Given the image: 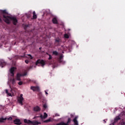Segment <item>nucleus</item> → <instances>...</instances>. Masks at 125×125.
<instances>
[{
  "label": "nucleus",
  "mask_w": 125,
  "mask_h": 125,
  "mask_svg": "<svg viewBox=\"0 0 125 125\" xmlns=\"http://www.w3.org/2000/svg\"><path fill=\"white\" fill-rule=\"evenodd\" d=\"M30 89L31 90H33V91H40V86H31Z\"/></svg>",
  "instance_id": "0eeeda50"
},
{
  "label": "nucleus",
  "mask_w": 125,
  "mask_h": 125,
  "mask_svg": "<svg viewBox=\"0 0 125 125\" xmlns=\"http://www.w3.org/2000/svg\"><path fill=\"white\" fill-rule=\"evenodd\" d=\"M16 70L17 68L16 67H12L9 70V76H11V77H14V73L16 72Z\"/></svg>",
  "instance_id": "7ed1b4c3"
},
{
  "label": "nucleus",
  "mask_w": 125,
  "mask_h": 125,
  "mask_svg": "<svg viewBox=\"0 0 125 125\" xmlns=\"http://www.w3.org/2000/svg\"><path fill=\"white\" fill-rule=\"evenodd\" d=\"M32 122L29 120H27V119H24V122L25 124H28V125H32Z\"/></svg>",
  "instance_id": "ddd939ff"
},
{
  "label": "nucleus",
  "mask_w": 125,
  "mask_h": 125,
  "mask_svg": "<svg viewBox=\"0 0 125 125\" xmlns=\"http://www.w3.org/2000/svg\"><path fill=\"white\" fill-rule=\"evenodd\" d=\"M120 125H125V122H124V121H121V122H120Z\"/></svg>",
  "instance_id": "b1692460"
},
{
  "label": "nucleus",
  "mask_w": 125,
  "mask_h": 125,
  "mask_svg": "<svg viewBox=\"0 0 125 125\" xmlns=\"http://www.w3.org/2000/svg\"><path fill=\"white\" fill-rule=\"evenodd\" d=\"M11 86H13V85H11V87L10 86L11 88V93H9L8 90H7V89L5 90V92L6 93H7L8 96H11V97H12V96H14V90L12 89Z\"/></svg>",
  "instance_id": "20e7f679"
},
{
  "label": "nucleus",
  "mask_w": 125,
  "mask_h": 125,
  "mask_svg": "<svg viewBox=\"0 0 125 125\" xmlns=\"http://www.w3.org/2000/svg\"><path fill=\"white\" fill-rule=\"evenodd\" d=\"M7 120H8V121H12V117H10L9 118H7Z\"/></svg>",
  "instance_id": "bb28decb"
},
{
  "label": "nucleus",
  "mask_w": 125,
  "mask_h": 125,
  "mask_svg": "<svg viewBox=\"0 0 125 125\" xmlns=\"http://www.w3.org/2000/svg\"><path fill=\"white\" fill-rule=\"evenodd\" d=\"M23 101H24V98H23V94H21L18 98V102H19L21 105H23Z\"/></svg>",
  "instance_id": "39448f33"
},
{
  "label": "nucleus",
  "mask_w": 125,
  "mask_h": 125,
  "mask_svg": "<svg viewBox=\"0 0 125 125\" xmlns=\"http://www.w3.org/2000/svg\"><path fill=\"white\" fill-rule=\"evenodd\" d=\"M14 123L15 125H21V122L19 119H16L14 121Z\"/></svg>",
  "instance_id": "9b49d317"
},
{
  "label": "nucleus",
  "mask_w": 125,
  "mask_h": 125,
  "mask_svg": "<svg viewBox=\"0 0 125 125\" xmlns=\"http://www.w3.org/2000/svg\"><path fill=\"white\" fill-rule=\"evenodd\" d=\"M6 120H7V118H1V120H0V122H3V121H5Z\"/></svg>",
  "instance_id": "5701e85b"
},
{
  "label": "nucleus",
  "mask_w": 125,
  "mask_h": 125,
  "mask_svg": "<svg viewBox=\"0 0 125 125\" xmlns=\"http://www.w3.org/2000/svg\"><path fill=\"white\" fill-rule=\"evenodd\" d=\"M64 37L65 39H69L70 38V34H65Z\"/></svg>",
  "instance_id": "6ab92c4d"
},
{
  "label": "nucleus",
  "mask_w": 125,
  "mask_h": 125,
  "mask_svg": "<svg viewBox=\"0 0 125 125\" xmlns=\"http://www.w3.org/2000/svg\"><path fill=\"white\" fill-rule=\"evenodd\" d=\"M52 22L53 24H58V21H57V19L56 18H53Z\"/></svg>",
  "instance_id": "4468645a"
},
{
  "label": "nucleus",
  "mask_w": 125,
  "mask_h": 125,
  "mask_svg": "<svg viewBox=\"0 0 125 125\" xmlns=\"http://www.w3.org/2000/svg\"><path fill=\"white\" fill-rule=\"evenodd\" d=\"M57 125H69V124H68L64 122H62L59 124H57Z\"/></svg>",
  "instance_id": "a211bd4d"
},
{
  "label": "nucleus",
  "mask_w": 125,
  "mask_h": 125,
  "mask_svg": "<svg viewBox=\"0 0 125 125\" xmlns=\"http://www.w3.org/2000/svg\"><path fill=\"white\" fill-rule=\"evenodd\" d=\"M65 31H67L68 32H69V31H71V29H65Z\"/></svg>",
  "instance_id": "7c9ffc66"
},
{
  "label": "nucleus",
  "mask_w": 125,
  "mask_h": 125,
  "mask_svg": "<svg viewBox=\"0 0 125 125\" xmlns=\"http://www.w3.org/2000/svg\"><path fill=\"white\" fill-rule=\"evenodd\" d=\"M19 82L18 83L19 85H22V84H23V82L21 81H19Z\"/></svg>",
  "instance_id": "412c9836"
},
{
  "label": "nucleus",
  "mask_w": 125,
  "mask_h": 125,
  "mask_svg": "<svg viewBox=\"0 0 125 125\" xmlns=\"http://www.w3.org/2000/svg\"><path fill=\"white\" fill-rule=\"evenodd\" d=\"M23 76L22 74L18 73L16 74V79L14 78H9V82L10 83V87L11 85H15L16 84V81H21V77Z\"/></svg>",
  "instance_id": "f03ea898"
},
{
  "label": "nucleus",
  "mask_w": 125,
  "mask_h": 125,
  "mask_svg": "<svg viewBox=\"0 0 125 125\" xmlns=\"http://www.w3.org/2000/svg\"><path fill=\"white\" fill-rule=\"evenodd\" d=\"M42 49V48H40V49Z\"/></svg>",
  "instance_id": "f704fd0d"
},
{
  "label": "nucleus",
  "mask_w": 125,
  "mask_h": 125,
  "mask_svg": "<svg viewBox=\"0 0 125 125\" xmlns=\"http://www.w3.org/2000/svg\"><path fill=\"white\" fill-rule=\"evenodd\" d=\"M61 41L60 39L58 38L56 40V42H59Z\"/></svg>",
  "instance_id": "a878e982"
},
{
  "label": "nucleus",
  "mask_w": 125,
  "mask_h": 125,
  "mask_svg": "<svg viewBox=\"0 0 125 125\" xmlns=\"http://www.w3.org/2000/svg\"><path fill=\"white\" fill-rule=\"evenodd\" d=\"M36 118H39V116H35L33 118V119L34 120L35 119H36Z\"/></svg>",
  "instance_id": "473e14b6"
},
{
  "label": "nucleus",
  "mask_w": 125,
  "mask_h": 125,
  "mask_svg": "<svg viewBox=\"0 0 125 125\" xmlns=\"http://www.w3.org/2000/svg\"><path fill=\"white\" fill-rule=\"evenodd\" d=\"M25 63H26V64H28V63H29V61H28V60H25Z\"/></svg>",
  "instance_id": "2f4dec72"
},
{
  "label": "nucleus",
  "mask_w": 125,
  "mask_h": 125,
  "mask_svg": "<svg viewBox=\"0 0 125 125\" xmlns=\"http://www.w3.org/2000/svg\"><path fill=\"white\" fill-rule=\"evenodd\" d=\"M33 19H37V18H38V16H37V14H36L35 11H33Z\"/></svg>",
  "instance_id": "dca6fc26"
},
{
  "label": "nucleus",
  "mask_w": 125,
  "mask_h": 125,
  "mask_svg": "<svg viewBox=\"0 0 125 125\" xmlns=\"http://www.w3.org/2000/svg\"><path fill=\"white\" fill-rule=\"evenodd\" d=\"M53 54H54L55 55H57L58 54V52H57V51H54L53 52Z\"/></svg>",
  "instance_id": "393cba45"
},
{
  "label": "nucleus",
  "mask_w": 125,
  "mask_h": 125,
  "mask_svg": "<svg viewBox=\"0 0 125 125\" xmlns=\"http://www.w3.org/2000/svg\"><path fill=\"white\" fill-rule=\"evenodd\" d=\"M124 116H125V112L121 113L119 115L115 117L114 119V122H118V121H120V120H121V118Z\"/></svg>",
  "instance_id": "423d86ee"
},
{
  "label": "nucleus",
  "mask_w": 125,
  "mask_h": 125,
  "mask_svg": "<svg viewBox=\"0 0 125 125\" xmlns=\"http://www.w3.org/2000/svg\"><path fill=\"white\" fill-rule=\"evenodd\" d=\"M43 107L45 108H47V105H46V104H44L43 105Z\"/></svg>",
  "instance_id": "c756f323"
},
{
  "label": "nucleus",
  "mask_w": 125,
  "mask_h": 125,
  "mask_svg": "<svg viewBox=\"0 0 125 125\" xmlns=\"http://www.w3.org/2000/svg\"><path fill=\"white\" fill-rule=\"evenodd\" d=\"M1 18H3V21L7 24H10L11 21H13V24L16 26L18 23L16 18L8 16V12L6 10H0V23H2Z\"/></svg>",
  "instance_id": "f257e3e1"
},
{
  "label": "nucleus",
  "mask_w": 125,
  "mask_h": 125,
  "mask_svg": "<svg viewBox=\"0 0 125 125\" xmlns=\"http://www.w3.org/2000/svg\"><path fill=\"white\" fill-rule=\"evenodd\" d=\"M49 55V58H48V59H49V60H50L51 59H52V57L51 56V55Z\"/></svg>",
  "instance_id": "cd10ccee"
},
{
  "label": "nucleus",
  "mask_w": 125,
  "mask_h": 125,
  "mask_svg": "<svg viewBox=\"0 0 125 125\" xmlns=\"http://www.w3.org/2000/svg\"><path fill=\"white\" fill-rule=\"evenodd\" d=\"M5 66V62H4L3 61V60H1L0 61V66L1 67V68H3V66Z\"/></svg>",
  "instance_id": "2eb2a0df"
},
{
  "label": "nucleus",
  "mask_w": 125,
  "mask_h": 125,
  "mask_svg": "<svg viewBox=\"0 0 125 125\" xmlns=\"http://www.w3.org/2000/svg\"><path fill=\"white\" fill-rule=\"evenodd\" d=\"M38 64H41L42 66H44V61L42 60H38L36 62V65H38Z\"/></svg>",
  "instance_id": "6e6552de"
},
{
  "label": "nucleus",
  "mask_w": 125,
  "mask_h": 125,
  "mask_svg": "<svg viewBox=\"0 0 125 125\" xmlns=\"http://www.w3.org/2000/svg\"><path fill=\"white\" fill-rule=\"evenodd\" d=\"M56 116H59V114L57 113V114H56Z\"/></svg>",
  "instance_id": "72a5a7b5"
},
{
  "label": "nucleus",
  "mask_w": 125,
  "mask_h": 125,
  "mask_svg": "<svg viewBox=\"0 0 125 125\" xmlns=\"http://www.w3.org/2000/svg\"><path fill=\"white\" fill-rule=\"evenodd\" d=\"M33 110L35 112H40L41 111V108L38 106H36L33 108Z\"/></svg>",
  "instance_id": "9d476101"
},
{
  "label": "nucleus",
  "mask_w": 125,
  "mask_h": 125,
  "mask_svg": "<svg viewBox=\"0 0 125 125\" xmlns=\"http://www.w3.org/2000/svg\"><path fill=\"white\" fill-rule=\"evenodd\" d=\"M70 123H71V118H69L68 119L67 122L66 123V124H67V125H69Z\"/></svg>",
  "instance_id": "4be33fe9"
},
{
  "label": "nucleus",
  "mask_w": 125,
  "mask_h": 125,
  "mask_svg": "<svg viewBox=\"0 0 125 125\" xmlns=\"http://www.w3.org/2000/svg\"><path fill=\"white\" fill-rule=\"evenodd\" d=\"M41 122H39L38 121H32V123L31 125H41Z\"/></svg>",
  "instance_id": "f8f14e48"
},
{
  "label": "nucleus",
  "mask_w": 125,
  "mask_h": 125,
  "mask_svg": "<svg viewBox=\"0 0 125 125\" xmlns=\"http://www.w3.org/2000/svg\"><path fill=\"white\" fill-rule=\"evenodd\" d=\"M47 117H48V115L45 112L44 113L43 116H42V115L40 116V118H41L42 120H44L46 119Z\"/></svg>",
  "instance_id": "1a4fd4ad"
},
{
  "label": "nucleus",
  "mask_w": 125,
  "mask_h": 125,
  "mask_svg": "<svg viewBox=\"0 0 125 125\" xmlns=\"http://www.w3.org/2000/svg\"><path fill=\"white\" fill-rule=\"evenodd\" d=\"M28 57H27L28 59H33L34 58V57L32 56L30 54L27 55Z\"/></svg>",
  "instance_id": "aec40b11"
},
{
  "label": "nucleus",
  "mask_w": 125,
  "mask_h": 125,
  "mask_svg": "<svg viewBox=\"0 0 125 125\" xmlns=\"http://www.w3.org/2000/svg\"><path fill=\"white\" fill-rule=\"evenodd\" d=\"M47 91H48V90H45V91H44L46 95H48V93H47Z\"/></svg>",
  "instance_id": "c85d7f7f"
},
{
  "label": "nucleus",
  "mask_w": 125,
  "mask_h": 125,
  "mask_svg": "<svg viewBox=\"0 0 125 125\" xmlns=\"http://www.w3.org/2000/svg\"><path fill=\"white\" fill-rule=\"evenodd\" d=\"M52 122V118H49L48 120H45L43 121V123H49Z\"/></svg>",
  "instance_id": "f3484780"
}]
</instances>
